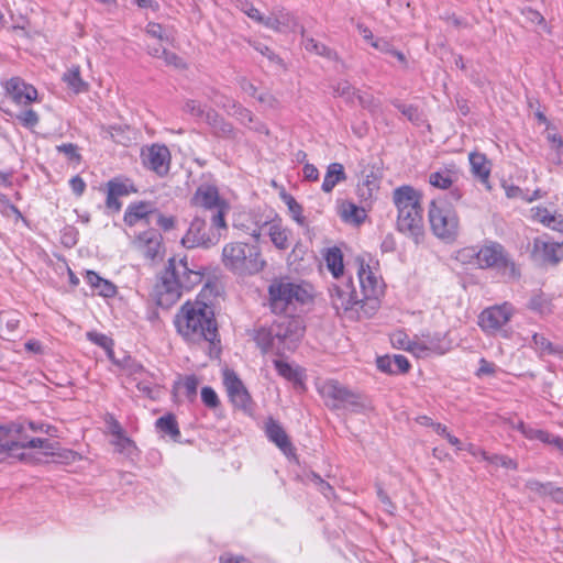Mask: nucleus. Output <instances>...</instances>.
<instances>
[{"instance_id": "nucleus-31", "label": "nucleus", "mask_w": 563, "mask_h": 563, "mask_svg": "<svg viewBox=\"0 0 563 563\" xmlns=\"http://www.w3.org/2000/svg\"><path fill=\"white\" fill-rule=\"evenodd\" d=\"M274 366L277 373L294 383L295 385H302V375L298 368H294L289 363L282 360H274Z\"/></svg>"}, {"instance_id": "nucleus-57", "label": "nucleus", "mask_w": 563, "mask_h": 563, "mask_svg": "<svg viewBox=\"0 0 563 563\" xmlns=\"http://www.w3.org/2000/svg\"><path fill=\"white\" fill-rule=\"evenodd\" d=\"M18 450V444L15 442H8V440L3 441L0 438V453H8L9 456L18 457L20 461H24L26 455L25 453H15Z\"/></svg>"}, {"instance_id": "nucleus-9", "label": "nucleus", "mask_w": 563, "mask_h": 563, "mask_svg": "<svg viewBox=\"0 0 563 563\" xmlns=\"http://www.w3.org/2000/svg\"><path fill=\"white\" fill-rule=\"evenodd\" d=\"M320 394L330 409H350L353 412L362 413L368 408L367 399L338 380H327L320 387Z\"/></svg>"}, {"instance_id": "nucleus-29", "label": "nucleus", "mask_w": 563, "mask_h": 563, "mask_svg": "<svg viewBox=\"0 0 563 563\" xmlns=\"http://www.w3.org/2000/svg\"><path fill=\"white\" fill-rule=\"evenodd\" d=\"M457 174L453 169L444 168L439 172L431 173L429 183L439 189H449L456 180Z\"/></svg>"}, {"instance_id": "nucleus-26", "label": "nucleus", "mask_w": 563, "mask_h": 563, "mask_svg": "<svg viewBox=\"0 0 563 563\" xmlns=\"http://www.w3.org/2000/svg\"><path fill=\"white\" fill-rule=\"evenodd\" d=\"M155 427L159 433L168 435L174 442H180L181 433L174 413L159 417L155 422Z\"/></svg>"}, {"instance_id": "nucleus-18", "label": "nucleus", "mask_w": 563, "mask_h": 563, "mask_svg": "<svg viewBox=\"0 0 563 563\" xmlns=\"http://www.w3.org/2000/svg\"><path fill=\"white\" fill-rule=\"evenodd\" d=\"M358 283L361 286L360 294L363 301L368 300L377 302V296L380 292L379 282L375 274L371 271L369 265L362 260L357 269Z\"/></svg>"}, {"instance_id": "nucleus-63", "label": "nucleus", "mask_w": 563, "mask_h": 563, "mask_svg": "<svg viewBox=\"0 0 563 563\" xmlns=\"http://www.w3.org/2000/svg\"><path fill=\"white\" fill-rule=\"evenodd\" d=\"M377 497L379 501L383 504L384 510L390 515L394 514V511L396 510V506L394 505L387 493L379 485H377Z\"/></svg>"}, {"instance_id": "nucleus-51", "label": "nucleus", "mask_w": 563, "mask_h": 563, "mask_svg": "<svg viewBox=\"0 0 563 563\" xmlns=\"http://www.w3.org/2000/svg\"><path fill=\"white\" fill-rule=\"evenodd\" d=\"M112 444L115 446L118 452L128 455H131L136 449L134 442L129 437H126L125 433L115 437L112 441Z\"/></svg>"}, {"instance_id": "nucleus-56", "label": "nucleus", "mask_w": 563, "mask_h": 563, "mask_svg": "<svg viewBox=\"0 0 563 563\" xmlns=\"http://www.w3.org/2000/svg\"><path fill=\"white\" fill-rule=\"evenodd\" d=\"M183 110H184V112H186L195 118H198V119L205 118L206 119L207 110L205 109V107L201 106L200 102H198L196 100H192V99L187 100L184 103Z\"/></svg>"}, {"instance_id": "nucleus-7", "label": "nucleus", "mask_w": 563, "mask_h": 563, "mask_svg": "<svg viewBox=\"0 0 563 563\" xmlns=\"http://www.w3.org/2000/svg\"><path fill=\"white\" fill-rule=\"evenodd\" d=\"M478 267L482 269H494L503 278L509 280H517L521 275L511 255L504 245L496 241H486L479 247Z\"/></svg>"}, {"instance_id": "nucleus-44", "label": "nucleus", "mask_w": 563, "mask_h": 563, "mask_svg": "<svg viewBox=\"0 0 563 563\" xmlns=\"http://www.w3.org/2000/svg\"><path fill=\"white\" fill-rule=\"evenodd\" d=\"M393 104L412 123L420 124L423 121L422 113L413 104H404L394 101Z\"/></svg>"}, {"instance_id": "nucleus-59", "label": "nucleus", "mask_w": 563, "mask_h": 563, "mask_svg": "<svg viewBox=\"0 0 563 563\" xmlns=\"http://www.w3.org/2000/svg\"><path fill=\"white\" fill-rule=\"evenodd\" d=\"M129 131V128H122L121 125L110 126V134L112 140L123 145H126V143L130 141V137L125 135V133Z\"/></svg>"}, {"instance_id": "nucleus-17", "label": "nucleus", "mask_w": 563, "mask_h": 563, "mask_svg": "<svg viewBox=\"0 0 563 563\" xmlns=\"http://www.w3.org/2000/svg\"><path fill=\"white\" fill-rule=\"evenodd\" d=\"M136 249L142 255L151 261L162 256L163 252V236L155 229H148L136 236L134 242Z\"/></svg>"}, {"instance_id": "nucleus-52", "label": "nucleus", "mask_w": 563, "mask_h": 563, "mask_svg": "<svg viewBox=\"0 0 563 563\" xmlns=\"http://www.w3.org/2000/svg\"><path fill=\"white\" fill-rule=\"evenodd\" d=\"M305 48L309 52H313L317 55L325 56L328 58H331L332 55L334 54V52L331 48L313 38L306 40Z\"/></svg>"}, {"instance_id": "nucleus-58", "label": "nucleus", "mask_w": 563, "mask_h": 563, "mask_svg": "<svg viewBox=\"0 0 563 563\" xmlns=\"http://www.w3.org/2000/svg\"><path fill=\"white\" fill-rule=\"evenodd\" d=\"M156 217V224L164 231H170L175 228L176 224V218L174 216H164L162 212H159L156 209V212L154 213Z\"/></svg>"}, {"instance_id": "nucleus-25", "label": "nucleus", "mask_w": 563, "mask_h": 563, "mask_svg": "<svg viewBox=\"0 0 563 563\" xmlns=\"http://www.w3.org/2000/svg\"><path fill=\"white\" fill-rule=\"evenodd\" d=\"M470 164L473 175L486 186L487 189H490L489 185V175L490 167L489 162L486 156L481 153H471L470 154Z\"/></svg>"}, {"instance_id": "nucleus-30", "label": "nucleus", "mask_w": 563, "mask_h": 563, "mask_svg": "<svg viewBox=\"0 0 563 563\" xmlns=\"http://www.w3.org/2000/svg\"><path fill=\"white\" fill-rule=\"evenodd\" d=\"M63 80L76 93L84 92V91L88 90V84L85 82L80 76L79 66H73L66 73H64Z\"/></svg>"}, {"instance_id": "nucleus-16", "label": "nucleus", "mask_w": 563, "mask_h": 563, "mask_svg": "<svg viewBox=\"0 0 563 563\" xmlns=\"http://www.w3.org/2000/svg\"><path fill=\"white\" fill-rule=\"evenodd\" d=\"M108 192L106 198V207L111 212H119L122 203L120 197L129 196L130 194L137 192L136 187L129 179L112 178L107 183Z\"/></svg>"}, {"instance_id": "nucleus-42", "label": "nucleus", "mask_w": 563, "mask_h": 563, "mask_svg": "<svg viewBox=\"0 0 563 563\" xmlns=\"http://www.w3.org/2000/svg\"><path fill=\"white\" fill-rule=\"evenodd\" d=\"M18 444V450L19 449H26V448H31V449H42L45 451L46 454H51V455H54L55 453L53 452L54 450V444L48 440V439H43V438H31L29 441L26 442H15Z\"/></svg>"}, {"instance_id": "nucleus-48", "label": "nucleus", "mask_w": 563, "mask_h": 563, "mask_svg": "<svg viewBox=\"0 0 563 563\" xmlns=\"http://www.w3.org/2000/svg\"><path fill=\"white\" fill-rule=\"evenodd\" d=\"M554 484L552 482L542 483L537 479H529L526 482V488L536 493L540 497L550 496Z\"/></svg>"}, {"instance_id": "nucleus-32", "label": "nucleus", "mask_w": 563, "mask_h": 563, "mask_svg": "<svg viewBox=\"0 0 563 563\" xmlns=\"http://www.w3.org/2000/svg\"><path fill=\"white\" fill-rule=\"evenodd\" d=\"M325 262L328 268L335 278H339L341 275H343V255L340 249H329L325 254Z\"/></svg>"}, {"instance_id": "nucleus-10", "label": "nucleus", "mask_w": 563, "mask_h": 563, "mask_svg": "<svg viewBox=\"0 0 563 563\" xmlns=\"http://www.w3.org/2000/svg\"><path fill=\"white\" fill-rule=\"evenodd\" d=\"M269 305L274 313H285L295 302L305 303L309 298L307 290L288 278L275 279L268 287Z\"/></svg>"}, {"instance_id": "nucleus-24", "label": "nucleus", "mask_w": 563, "mask_h": 563, "mask_svg": "<svg viewBox=\"0 0 563 563\" xmlns=\"http://www.w3.org/2000/svg\"><path fill=\"white\" fill-rule=\"evenodd\" d=\"M230 104L232 111L228 109L229 115L234 117L241 124L246 125L256 132H265L266 134L268 133L266 126L258 122L249 109L236 101H230Z\"/></svg>"}, {"instance_id": "nucleus-33", "label": "nucleus", "mask_w": 563, "mask_h": 563, "mask_svg": "<svg viewBox=\"0 0 563 563\" xmlns=\"http://www.w3.org/2000/svg\"><path fill=\"white\" fill-rule=\"evenodd\" d=\"M561 249V245L558 243H549L544 242L540 239H536L533 241V250L536 252L542 251L544 260L551 263H559L561 257L556 255V252Z\"/></svg>"}, {"instance_id": "nucleus-55", "label": "nucleus", "mask_w": 563, "mask_h": 563, "mask_svg": "<svg viewBox=\"0 0 563 563\" xmlns=\"http://www.w3.org/2000/svg\"><path fill=\"white\" fill-rule=\"evenodd\" d=\"M22 431H24V426L20 422L0 424V438H2L3 441L10 440L13 434H21Z\"/></svg>"}, {"instance_id": "nucleus-15", "label": "nucleus", "mask_w": 563, "mask_h": 563, "mask_svg": "<svg viewBox=\"0 0 563 563\" xmlns=\"http://www.w3.org/2000/svg\"><path fill=\"white\" fill-rule=\"evenodd\" d=\"M223 385L233 406L249 411L252 409V398L243 382L233 369L223 371Z\"/></svg>"}, {"instance_id": "nucleus-38", "label": "nucleus", "mask_w": 563, "mask_h": 563, "mask_svg": "<svg viewBox=\"0 0 563 563\" xmlns=\"http://www.w3.org/2000/svg\"><path fill=\"white\" fill-rule=\"evenodd\" d=\"M391 343L394 346H397V347H402L407 351H410V352H416V351H424L427 350V346L421 344V343H411L409 340H408V336L399 331L397 333H394L391 335Z\"/></svg>"}, {"instance_id": "nucleus-27", "label": "nucleus", "mask_w": 563, "mask_h": 563, "mask_svg": "<svg viewBox=\"0 0 563 563\" xmlns=\"http://www.w3.org/2000/svg\"><path fill=\"white\" fill-rule=\"evenodd\" d=\"M346 180V174L341 163H331L321 186L322 191L329 194L341 181Z\"/></svg>"}, {"instance_id": "nucleus-5", "label": "nucleus", "mask_w": 563, "mask_h": 563, "mask_svg": "<svg viewBox=\"0 0 563 563\" xmlns=\"http://www.w3.org/2000/svg\"><path fill=\"white\" fill-rule=\"evenodd\" d=\"M222 264L238 276L255 275L263 271L266 262L256 244L231 242L222 249Z\"/></svg>"}, {"instance_id": "nucleus-47", "label": "nucleus", "mask_w": 563, "mask_h": 563, "mask_svg": "<svg viewBox=\"0 0 563 563\" xmlns=\"http://www.w3.org/2000/svg\"><path fill=\"white\" fill-rule=\"evenodd\" d=\"M181 385L185 388V394L188 400L194 401L197 397V389L199 385V379L196 375H188L184 378L183 383H176L174 388H178Z\"/></svg>"}, {"instance_id": "nucleus-14", "label": "nucleus", "mask_w": 563, "mask_h": 563, "mask_svg": "<svg viewBox=\"0 0 563 563\" xmlns=\"http://www.w3.org/2000/svg\"><path fill=\"white\" fill-rule=\"evenodd\" d=\"M330 295L332 305L338 310L346 311L364 302L351 277H343L339 284H333L330 288Z\"/></svg>"}, {"instance_id": "nucleus-21", "label": "nucleus", "mask_w": 563, "mask_h": 563, "mask_svg": "<svg viewBox=\"0 0 563 563\" xmlns=\"http://www.w3.org/2000/svg\"><path fill=\"white\" fill-rule=\"evenodd\" d=\"M156 208L151 201H137L128 206L124 212V222L129 227L135 225L139 221L145 220L150 223V219L154 217Z\"/></svg>"}, {"instance_id": "nucleus-60", "label": "nucleus", "mask_w": 563, "mask_h": 563, "mask_svg": "<svg viewBox=\"0 0 563 563\" xmlns=\"http://www.w3.org/2000/svg\"><path fill=\"white\" fill-rule=\"evenodd\" d=\"M95 291H97L99 296L111 298L115 296L117 287L111 282L102 278V282L99 283Z\"/></svg>"}, {"instance_id": "nucleus-23", "label": "nucleus", "mask_w": 563, "mask_h": 563, "mask_svg": "<svg viewBox=\"0 0 563 563\" xmlns=\"http://www.w3.org/2000/svg\"><path fill=\"white\" fill-rule=\"evenodd\" d=\"M376 364L380 372L391 375L405 374L410 369V363L408 358L401 354H396L393 357L389 355L379 356L376 360Z\"/></svg>"}, {"instance_id": "nucleus-54", "label": "nucleus", "mask_w": 563, "mask_h": 563, "mask_svg": "<svg viewBox=\"0 0 563 563\" xmlns=\"http://www.w3.org/2000/svg\"><path fill=\"white\" fill-rule=\"evenodd\" d=\"M201 400L205 404L206 407L210 409H216L220 406V400L214 391V389L210 386H205L201 389Z\"/></svg>"}, {"instance_id": "nucleus-62", "label": "nucleus", "mask_w": 563, "mask_h": 563, "mask_svg": "<svg viewBox=\"0 0 563 563\" xmlns=\"http://www.w3.org/2000/svg\"><path fill=\"white\" fill-rule=\"evenodd\" d=\"M136 388L139 391H141L143 395H145L147 398L155 400L158 398V388L156 386H152L147 382H139L136 384Z\"/></svg>"}, {"instance_id": "nucleus-36", "label": "nucleus", "mask_w": 563, "mask_h": 563, "mask_svg": "<svg viewBox=\"0 0 563 563\" xmlns=\"http://www.w3.org/2000/svg\"><path fill=\"white\" fill-rule=\"evenodd\" d=\"M282 197L284 202L287 205L292 219L299 225L305 227L307 224V221L306 218L302 216V206L289 194H284Z\"/></svg>"}, {"instance_id": "nucleus-64", "label": "nucleus", "mask_w": 563, "mask_h": 563, "mask_svg": "<svg viewBox=\"0 0 563 563\" xmlns=\"http://www.w3.org/2000/svg\"><path fill=\"white\" fill-rule=\"evenodd\" d=\"M539 441H541L542 443L553 445L558 448L560 451H563V439L556 435H552L545 430H543V435H540Z\"/></svg>"}, {"instance_id": "nucleus-61", "label": "nucleus", "mask_w": 563, "mask_h": 563, "mask_svg": "<svg viewBox=\"0 0 563 563\" xmlns=\"http://www.w3.org/2000/svg\"><path fill=\"white\" fill-rule=\"evenodd\" d=\"M240 10L244 12L250 19L258 22L262 21V14L258 9H256L249 1H241L239 5Z\"/></svg>"}, {"instance_id": "nucleus-3", "label": "nucleus", "mask_w": 563, "mask_h": 563, "mask_svg": "<svg viewBox=\"0 0 563 563\" xmlns=\"http://www.w3.org/2000/svg\"><path fill=\"white\" fill-rule=\"evenodd\" d=\"M277 314L269 327L254 330L253 340L264 354L275 351L283 355L285 350L292 351L305 335L306 324L300 316Z\"/></svg>"}, {"instance_id": "nucleus-11", "label": "nucleus", "mask_w": 563, "mask_h": 563, "mask_svg": "<svg viewBox=\"0 0 563 563\" xmlns=\"http://www.w3.org/2000/svg\"><path fill=\"white\" fill-rule=\"evenodd\" d=\"M207 214H197L190 222L186 234L181 239V244L187 249L205 247L209 249L219 243L221 234L220 229L207 227Z\"/></svg>"}, {"instance_id": "nucleus-37", "label": "nucleus", "mask_w": 563, "mask_h": 563, "mask_svg": "<svg viewBox=\"0 0 563 563\" xmlns=\"http://www.w3.org/2000/svg\"><path fill=\"white\" fill-rule=\"evenodd\" d=\"M333 96L343 98L346 103H353L357 89H355L347 80L339 81L332 86Z\"/></svg>"}, {"instance_id": "nucleus-2", "label": "nucleus", "mask_w": 563, "mask_h": 563, "mask_svg": "<svg viewBox=\"0 0 563 563\" xmlns=\"http://www.w3.org/2000/svg\"><path fill=\"white\" fill-rule=\"evenodd\" d=\"M206 269L187 256L169 257L164 269L157 275L153 296L156 305L163 309H169L181 297L183 291H189L201 284Z\"/></svg>"}, {"instance_id": "nucleus-46", "label": "nucleus", "mask_w": 563, "mask_h": 563, "mask_svg": "<svg viewBox=\"0 0 563 563\" xmlns=\"http://www.w3.org/2000/svg\"><path fill=\"white\" fill-rule=\"evenodd\" d=\"M456 260L463 264H475L478 266L479 247L466 246L457 251Z\"/></svg>"}, {"instance_id": "nucleus-1", "label": "nucleus", "mask_w": 563, "mask_h": 563, "mask_svg": "<svg viewBox=\"0 0 563 563\" xmlns=\"http://www.w3.org/2000/svg\"><path fill=\"white\" fill-rule=\"evenodd\" d=\"M186 301L175 316V327L185 341L194 344L208 343L210 356L218 357L221 340L214 308L200 300Z\"/></svg>"}, {"instance_id": "nucleus-43", "label": "nucleus", "mask_w": 563, "mask_h": 563, "mask_svg": "<svg viewBox=\"0 0 563 563\" xmlns=\"http://www.w3.org/2000/svg\"><path fill=\"white\" fill-rule=\"evenodd\" d=\"M504 189L508 198H520L527 202H531L536 199L541 198L540 189L534 190L531 196H529L528 192H525L520 187L515 185H504Z\"/></svg>"}, {"instance_id": "nucleus-41", "label": "nucleus", "mask_w": 563, "mask_h": 563, "mask_svg": "<svg viewBox=\"0 0 563 563\" xmlns=\"http://www.w3.org/2000/svg\"><path fill=\"white\" fill-rule=\"evenodd\" d=\"M532 342L538 350L542 353L547 354H561L563 352V347L559 345H553L543 334L534 333L532 336Z\"/></svg>"}, {"instance_id": "nucleus-20", "label": "nucleus", "mask_w": 563, "mask_h": 563, "mask_svg": "<svg viewBox=\"0 0 563 563\" xmlns=\"http://www.w3.org/2000/svg\"><path fill=\"white\" fill-rule=\"evenodd\" d=\"M206 123L211 128L212 134L216 137L234 140L236 139V130L227 121L222 115H220L214 109L209 108L206 112Z\"/></svg>"}, {"instance_id": "nucleus-4", "label": "nucleus", "mask_w": 563, "mask_h": 563, "mask_svg": "<svg viewBox=\"0 0 563 563\" xmlns=\"http://www.w3.org/2000/svg\"><path fill=\"white\" fill-rule=\"evenodd\" d=\"M393 201L398 212L397 230L420 244L424 239L421 194L412 186L404 185L394 189Z\"/></svg>"}, {"instance_id": "nucleus-53", "label": "nucleus", "mask_w": 563, "mask_h": 563, "mask_svg": "<svg viewBox=\"0 0 563 563\" xmlns=\"http://www.w3.org/2000/svg\"><path fill=\"white\" fill-rule=\"evenodd\" d=\"M16 120L26 129H33L40 122L38 114L32 110L27 109L24 111H21L19 114H16Z\"/></svg>"}, {"instance_id": "nucleus-49", "label": "nucleus", "mask_w": 563, "mask_h": 563, "mask_svg": "<svg viewBox=\"0 0 563 563\" xmlns=\"http://www.w3.org/2000/svg\"><path fill=\"white\" fill-rule=\"evenodd\" d=\"M115 364L130 376L141 374L145 371L143 365L131 356H124L121 361H115Z\"/></svg>"}, {"instance_id": "nucleus-28", "label": "nucleus", "mask_w": 563, "mask_h": 563, "mask_svg": "<svg viewBox=\"0 0 563 563\" xmlns=\"http://www.w3.org/2000/svg\"><path fill=\"white\" fill-rule=\"evenodd\" d=\"M340 217L346 223L360 225L365 221L366 210L352 201H343L340 206Z\"/></svg>"}, {"instance_id": "nucleus-6", "label": "nucleus", "mask_w": 563, "mask_h": 563, "mask_svg": "<svg viewBox=\"0 0 563 563\" xmlns=\"http://www.w3.org/2000/svg\"><path fill=\"white\" fill-rule=\"evenodd\" d=\"M428 220L432 233L445 243H453L460 234V218L444 200L433 199L429 205Z\"/></svg>"}, {"instance_id": "nucleus-50", "label": "nucleus", "mask_w": 563, "mask_h": 563, "mask_svg": "<svg viewBox=\"0 0 563 563\" xmlns=\"http://www.w3.org/2000/svg\"><path fill=\"white\" fill-rule=\"evenodd\" d=\"M58 153H63L67 159L71 163H80L81 155L79 153V148L74 143H64L56 146Z\"/></svg>"}, {"instance_id": "nucleus-13", "label": "nucleus", "mask_w": 563, "mask_h": 563, "mask_svg": "<svg viewBox=\"0 0 563 563\" xmlns=\"http://www.w3.org/2000/svg\"><path fill=\"white\" fill-rule=\"evenodd\" d=\"M512 307L508 302L484 309L478 316V325L487 334H495L512 317Z\"/></svg>"}, {"instance_id": "nucleus-34", "label": "nucleus", "mask_w": 563, "mask_h": 563, "mask_svg": "<svg viewBox=\"0 0 563 563\" xmlns=\"http://www.w3.org/2000/svg\"><path fill=\"white\" fill-rule=\"evenodd\" d=\"M528 308L540 314H549L552 312V302L543 292H538L529 299Z\"/></svg>"}, {"instance_id": "nucleus-35", "label": "nucleus", "mask_w": 563, "mask_h": 563, "mask_svg": "<svg viewBox=\"0 0 563 563\" xmlns=\"http://www.w3.org/2000/svg\"><path fill=\"white\" fill-rule=\"evenodd\" d=\"M289 233H290L289 230L280 227L278 224H272L269 228L271 241L278 250L288 249Z\"/></svg>"}, {"instance_id": "nucleus-8", "label": "nucleus", "mask_w": 563, "mask_h": 563, "mask_svg": "<svg viewBox=\"0 0 563 563\" xmlns=\"http://www.w3.org/2000/svg\"><path fill=\"white\" fill-rule=\"evenodd\" d=\"M190 205L202 209L201 214L210 212V220L213 228L227 229L225 216L230 210V206L220 197L217 186L207 184L200 185L190 198Z\"/></svg>"}, {"instance_id": "nucleus-45", "label": "nucleus", "mask_w": 563, "mask_h": 563, "mask_svg": "<svg viewBox=\"0 0 563 563\" xmlns=\"http://www.w3.org/2000/svg\"><path fill=\"white\" fill-rule=\"evenodd\" d=\"M355 98L362 108L375 113L380 109V102L372 93L364 92L357 89Z\"/></svg>"}, {"instance_id": "nucleus-40", "label": "nucleus", "mask_w": 563, "mask_h": 563, "mask_svg": "<svg viewBox=\"0 0 563 563\" xmlns=\"http://www.w3.org/2000/svg\"><path fill=\"white\" fill-rule=\"evenodd\" d=\"M363 180L362 184H364L367 187H371L372 189H375L376 191L379 189L380 179L383 177V173L379 167L369 166L366 167L363 172Z\"/></svg>"}, {"instance_id": "nucleus-19", "label": "nucleus", "mask_w": 563, "mask_h": 563, "mask_svg": "<svg viewBox=\"0 0 563 563\" xmlns=\"http://www.w3.org/2000/svg\"><path fill=\"white\" fill-rule=\"evenodd\" d=\"M7 93L18 104H30L37 98V90L20 77L10 78L4 85Z\"/></svg>"}, {"instance_id": "nucleus-39", "label": "nucleus", "mask_w": 563, "mask_h": 563, "mask_svg": "<svg viewBox=\"0 0 563 563\" xmlns=\"http://www.w3.org/2000/svg\"><path fill=\"white\" fill-rule=\"evenodd\" d=\"M483 460L487 461L489 464L501 466L504 468L509 470H517L518 463L517 461L512 460L511 457L507 455H500V454H488L487 452L483 451L482 453Z\"/></svg>"}, {"instance_id": "nucleus-12", "label": "nucleus", "mask_w": 563, "mask_h": 563, "mask_svg": "<svg viewBox=\"0 0 563 563\" xmlns=\"http://www.w3.org/2000/svg\"><path fill=\"white\" fill-rule=\"evenodd\" d=\"M142 165L163 178L169 174L172 154L165 144L153 143L143 146L140 154Z\"/></svg>"}, {"instance_id": "nucleus-22", "label": "nucleus", "mask_w": 563, "mask_h": 563, "mask_svg": "<svg viewBox=\"0 0 563 563\" xmlns=\"http://www.w3.org/2000/svg\"><path fill=\"white\" fill-rule=\"evenodd\" d=\"M265 433L268 440L275 443L285 454L292 451V444L285 429L272 417L265 422Z\"/></svg>"}]
</instances>
